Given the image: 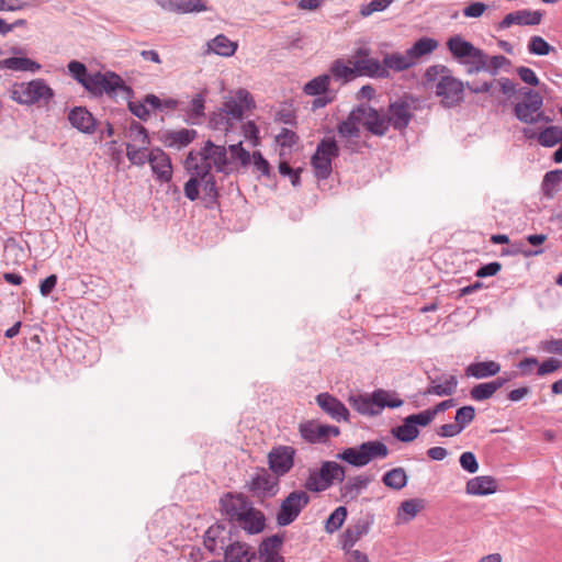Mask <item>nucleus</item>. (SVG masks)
Here are the masks:
<instances>
[{"instance_id": "nucleus-56", "label": "nucleus", "mask_w": 562, "mask_h": 562, "mask_svg": "<svg viewBox=\"0 0 562 562\" xmlns=\"http://www.w3.org/2000/svg\"><path fill=\"white\" fill-rule=\"evenodd\" d=\"M250 487L255 492L271 493L274 487V483L270 480L268 474H257L252 477Z\"/></svg>"}, {"instance_id": "nucleus-23", "label": "nucleus", "mask_w": 562, "mask_h": 562, "mask_svg": "<svg viewBox=\"0 0 562 562\" xmlns=\"http://www.w3.org/2000/svg\"><path fill=\"white\" fill-rule=\"evenodd\" d=\"M351 65H355V70L359 77H370L385 79L390 77L389 71L385 70L383 63L379 59L369 55L364 59L350 60Z\"/></svg>"}, {"instance_id": "nucleus-40", "label": "nucleus", "mask_w": 562, "mask_h": 562, "mask_svg": "<svg viewBox=\"0 0 562 562\" xmlns=\"http://www.w3.org/2000/svg\"><path fill=\"white\" fill-rule=\"evenodd\" d=\"M504 381L497 379L491 382L480 383L473 386L470 391V395L475 401H484L494 395V393L502 387Z\"/></svg>"}, {"instance_id": "nucleus-34", "label": "nucleus", "mask_w": 562, "mask_h": 562, "mask_svg": "<svg viewBox=\"0 0 562 562\" xmlns=\"http://www.w3.org/2000/svg\"><path fill=\"white\" fill-rule=\"evenodd\" d=\"M225 528L222 525H213L211 526L204 535V546L205 548L215 553L218 550L225 549Z\"/></svg>"}, {"instance_id": "nucleus-28", "label": "nucleus", "mask_w": 562, "mask_h": 562, "mask_svg": "<svg viewBox=\"0 0 562 562\" xmlns=\"http://www.w3.org/2000/svg\"><path fill=\"white\" fill-rule=\"evenodd\" d=\"M195 136L196 132L194 130L181 128L179 131L166 132L162 135L161 140L165 146L179 150L192 143Z\"/></svg>"}, {"instance_id": "nucleus-58", "label": "nucleus", "mask_w": 562, "mask_h": 562, "mask_svg": "<svg viewBox=\"0 0 562 562\" xmlns=\"http://www.w3.org/2000/svg\"><path fill=\"white\" fill-rule=\"evenodd\" d=\"M527 25V11L520 10L507 14L498 24V29H508L512 25Z\"/></svg>"}, {"instance_id": "nucleus-5", "label": "nucleus", "mask_w": 562, "mask_h": 562, "mask_svg": "<svg viewBox=\"0 0 562 562\" xmlns=\"http://www.w3.org/2000/svg\"><path fill=\"white\" fill-rule=\"evenodd\" d=\"M387 454L389 448L384 442L371 440L342 450L337 458L352 467L362 468L374 460L385 459Z\"/></svg>"}, {"instance_id": "nucleus-48", "label": "nucleus", "mask_w": 562, "mask_h": 562, "mask_svg": "<svg viewBox=\"0 0 562 562\" xmlns=\"http://www.w3.org/2000/svg\"><path fill=\"white\" fill-rule=\"evenodd\" d=\"M67 67L71 77L87 90L88 81L92 75L88 74L87 67L78 60H71Z\"/></svg>"}, {"instance_id": "nucleus-59", "label": "nucleus", "mask_w": 562, "mask_h": 562, "mask_svg": "<svg viewBox=\"0 0 562 562\" xmlns=\"http://www.w3.org/2000/svg\"><path fill=\"white\" fill-rule=\"evenodd\" d=\"M475 417V408L471 405L460 407L456 413V423L463 430Z\"/></svg>"}, {"instance_id": "nucleus-46", "label": "nucleus", "mask_w": 562, "mask_h": 562, "mask_svg": "<svg viewBox=\"0 0 562 562\" xmlns=\"http://www.w3.org/2000/svg\"><path fill=\"white\" fill-rule=\"evenodd\" d=\"M127 137L131 139L130 144H135L136 146H147L149 144L146 128L137 122L131 123Z\"/></svg>"}, {"instance_id": "nucleus-39", "label": "nucleus", "mask_w": 562, "mask_h": 562, "mask_svg": "<svg viewBox=\"0 0 562 562\" xmlns=\"http://www.w3.org/2000/svg\"><path fill=\"white\" fill-rule=\"evenodd\" d=\"M437 47L438 42L435 38L422 37L407 52L416 65L419 58L430 55Z\"/></svg>"}, {"instance_id": "nucleus-55", "label": "nucleus", "mask_w": 562, "mask_h": 562, "mask_svg": "<svg viewBox=\"0 0 562 562\" xmlns=\"http://www.w3.org/2000/svg\"><path fill=\"white\" fill-rule=\"evenodd\" d=\"M548 93L549 88L546 85H541L537 91L529 90V114L540 110Z\"/></svg>"}, {"instance_id": "nucleus-64", "label": "nucleus", "mask_w": 562, "mask_h": 562, "mask_svg": "<svg viewBox=\"0 0 562 562\" xmlns=\"http://www.w3.org/2000/svg\"><path fill=\"white\" fill-rule=\"evenodd\" d=\"M502 269V265L497 261L482 266L476 272L477 278H487L497 274Z\"/></svg>"}, {"instance_id": "nucleus-45", "label": "nucleus", "mask_w": 562, "mask_h": 562, "mask_svg": "<svg viewBox=\"0 0 562 562\" xmlns=\"http://www.w3.org/2000/svg\"><path fill=\"white\" fill-rule=\"evenodd\" d=\"M126 156L128 160L136 166H144L149 161V151L146 146H136L135 144H126Z\"/></svg>"}, {"instance_id": "nucleus-8", "label": "nucleus", "mask_w": 562, "mask_h": 562, "mask_svg": "<svg viewBox=\"0 0 562 562\" xmlns=\"http://www.w3.org/2000/svg\"><path fill=\"white\" fill-rule=\"evenodd\" d=\"M87 91L94 95H101L103 93L114 95L119 92L127 93L130 88L119 75L106 71L92 74L87 85Z\"/></svg>"}, {"instance_id": "nucleus-29", "label": "nucleus", "mask_w": 562, "mask_h": 562, "mask_svg": "<svg viewBox=\"0 0 562 562\" xmlns=\"http://www.w3.org/2000/svg\"><path fill=\"white\" fill-rule=\"evenodd\" d=\"M224 557L226 562H252L256 553L248 544L234 542L225 548Z\"/></svg>"}, {"instance_id": "nucleus-62", "label": "nucleus", "mask_w": 562, "mask_h": 562, "mask_svg": "<svg viewBox=\"0 0 562 562\" xmlns=\"http://www.w3.org/2000/svg\"><path fill=\"white\" fill-rule=\"evenodd\" d=\"M409 422H413L414 425L417 426H427L429 425L434 418L436 417L432 413V409H426L418 414L409 415Z\"/></svg>"}, {"instance_id": "nucleus-15", "label": "nucleus", "mask_w": 562, "mask_h": 562, "mask_svg": "<svg viewBox=\"0 0 562 562\" xmlns=\"http://www.w3.org/2000/svg\"><path fill=\"white\" fill-rule=\"evenodd\" d=\"M165 12L176 14L200 13L209 10L205 0H154Z\"/></svg>"}, {"instance_id": "nucleus-7", "label": "nucleus", "mask_w": 562, "mask_h": 562, "mask_svg": "<svg viewBox=\"0 0 562 562\" xmlns=\"http://www.w3.org/2000/svg\"><path fill=\"white\" fill-rule=\"evenodd\" d=\"M339 155V146L333 137L323 138L311 158V165L318 179H327L331 173V162Z\"/></svg>"}, {"instance_id": "nucleus-51", "label": "nucleus", "mask_w": 562, "mask_h": 562, "mask_svg": "<svg viewBox=\"0 0 562 562\" xmlns=\"http://www.w3.org/2000/svg\"><path fill=\"white\" fill-rule=\"evenodd\" d=\"M347 517V509L344 506L337 507L327 518L325 529L327 532L333 533L338 530Z\"/></svg>"}, {"instance_id": "nucleus-3", "label": "nucleus", "mask_w": 562, "mask_h": 562, "mask_svg": "<svg viewBox=\"0 0 562 562\" xmlns=\"http://www.w3.org/2000/svg\"><path fill=\"white\" fill-rule=\"evenodd\" d=\"M447 47L452 57L467 68L469 75L488 70L487 55L472 43L465 41L461 35L449 37Z\"/></svg>"}, {"instance_id": "nucleus-44", "label": "nucleus", "mask_w": 562, "mask_h": 562, "mask_svg": "<svg viewBox=\"0 0 562 562\" xmlns=\"http://www.w3.org/2000/svg\"><path fill=\"white\" fill-rule=\"evenodd\" d=\"M418 434V428L414 425L413 422H409V417H406L403 425L393 430V435L403 442L413 441L417 438Z\"/></svg>"}, {"instance_id": "nucleus-10", "label": "nucleus", "mask_w": 562, "mask_h": 562, "mask_svg": "<svg viewBox=\"0 0 562 562\" xmlns=\"http://www.w3.org/2000/svg\"><path fill=\"white\" fill-rule=\"evenodd\" d=\"M498 83L507 101L514 104L515 116L521 122H527V90L518 89L516 83L508 78H501Z\"/></svg>"}, {"instance_id": "nucleus-1", "label": "nucleus", "mask_w": 562, "mask_h": 562, "mask_svg": "<svg viewBox=\"0 0 562 562\" xmlns=\"http://www.w3.org/2000/svg\"><path fill=\"white\" fill-rule=\"evenodd\" d=\"M184 168L190 175L183 187L186 198L195 201L201 189L205 200L215 202L218 198V188L212 168L217 172L227 173V150L224 146L207 140L200 149L189 153Z\"/></svg>"}, {"instance_id": "nucleus-12", "label": "nucleus", "mask_w": 562, "mask_h": 562, "mask_svg": "<svg viewBox=\"0 0 562 562\" xmlns=\"http://www.w3.org/2000/svg\"><path fill=\"white\" fill-rule=\"evenodd\" d=\"M252 105V98L245 89H238L233 95L225 98L221 110L225 112L235 123L243 117L244 111Z\"/></svg>"}, {"instance_id": "nucleus-37", "label": "nucleus", "mask_w": 562, "mask_h": 562, "mask_svg": "<svg viewBox=\"0 0 562 562\" xmlns=\"http://www.w3.org/2000/svg\"><path fill=\"white\" fill-rule=\"evenodd\" d=\"M501 371V366L495 361L475 362L468 366L465 374L476 379L493 376Z\"/></svg>"}, {"instance_id": "nucleus-19", "label": "nucleus", "mask_w": 562, "mask_h": 562, "mask_svg": "<svg viewBox=\"0 0 562 562\" xmlns=\"http://www.w3.org/2000/svg\"><path fill=\"white\" fill-rule=\"evenodd\" d=\"M318 406L336 422H349V411L342 402L329 393H321L316 396Z\"/></svg>"}, {"instance_id": "nucleus-50", "label": "nucleus", "mask_w": 562, "mask_h": 562, "mask_svg": "<svg viewBox=\"0 0 562 562\" xmlns=\"http://www.w3.org/2000/svg\"><path fill=\"white\" fill-rule=\"evenodd\" d=\"M330 486V481L324 477L321 471H313L310 473L305 482V487L312 492H323Z\"/></svg>"}, {"instance_id": "nucleus-57", "label": "nucleus", "mask_w": 562, "mask_h": 562, "mask_svg": "<svg viewBox=\"0 0 562 562\" xmlns=\"http://www.w3.org/2000/svg\"><path fill=\"white\" fill-rule=\"evenodd\" d=\"M394 0H371L369 3L362 4L360 8V14L364 18L373 14L374 12L384 11L389 8Z\"/></svg>"}, {"instance_id": "nucleus-4", "label": "nucleus", "mask_w": 562, "mask_h": 562, "mask_svg": "<svg viewBox=\"0 0 562 562\" xmlns=\"http://www.w3.org/2000/svg\"><path fill=\"white\" fill-rule=\"evenodd\" d=\"M348 402L359 414L368 416L378 415L385 407L396 408L403 405V401L395 393L384 390H376L371 395H350Z\"/></svg>"}, {"instance_id": "nucleus-32", "label": "nucleus", "mask_w": 562, "mask_h": 562, "mask_svg": "<svg viewBox=\"0 0 562 562\" xmlns=\"http://www.w3.org/2000/svg\"><path fill=\"white\" fill-rule=\"evenodd\" d=\"M207 53L223 57L233 56L238 47L236 42L231 41L226 35L218 34L206 43Z\"/></svg>"}, {"instance_id": "nucleus-18", "label": "nucleus", "mask_w": 562, "mask_h": 562, "mask_svg": "<svg viewBox=\"0 0 562 562\" xmlns=\"http://www.w3.org/2000/svg\"><path fill=\"white\" fill-rule=\"evenodd\" d=\"M268 458L270 469L277 475H284L293 467L294 449L288 446H280L272 449Z\"/></svg>"}, {"instance_id": "nucleus-6", "label": "nucleus", "mask_w": 562, "mask_h": 562, "mask_svg": "<svg viewBox=\"0 0 562 562\" xmlns=\"http://www.w3.org/2000/svg\"><path fill=\"white\" fill-rule=\"evenodd\" d=\"M54 95V90L41 78L15 83L11 90L12 100L23 105L47 104Z\"/></svg>"}, {"instance_id": "nucleus-42", "label": "nucleus", "mask_w": 562, "mask_h": 562, "mask_svg": "<svg viewBox=\"0 0 562 562\" xmlns=\"http://www.w3.org/2000/svg\"><path fill=\"white\" fill-rule=\"evenodd\" d=\"M382 482L389 488L400 491L407 484V475L403 468H394L384 473Z\"/></svg>"}, {"instance_id": "nucleus-11", "label": "nucleus", "mask_w": 562, "mask_h": 562, "mask_svg": "<svg viewBox=\"0 0 562 562\" xmlns=\"http://www.w3.org/2000/svg\"><path fill=\"white\" fill-rule=\"evenodd\" d=\"M360 127L361 122L357 109H353L348 117L337 126L339 137L345 142V147L350 151H356L358 148Z\"/></svg>"}, {"instance_id": "nucleus-27", "label": "nucleus", "mask_w": 562, "mask_h": 562, "mask_svg": "<svg viewBox=\"0 0 562 562\" xmlns=\"http://www.w3.org/2000/svg\"><path fill=\"white\" fill-rule=\"evenodd\" d=\"M497 491L496 481L488 475L475 476L467 482L465 492L469 495L485 496Z\"/></svg>"}, {"instance_id": "nucleus-41", "label": "nucleus", "mask_w": 562, "mask_h": 562, "mask_svg": "<svg viewBox=\"0 0 562 562\" xmlns=\"http://www.w3.org/2000/svg\"><path fill=\"white\" fill-rule=\"evenodd\" d=\"M373 524V517L359 519L355 525L349 527L346 531L347 541L351 544L356 543L363 536L368 535Z\"/></svg>"}, {"instance_id": "nucleus-24", "label": "nucleus", "mask_w": 562, "mask_h": 562, "mask_svg": "<svg viewBox=\"0 0 562 562\" xmlns=\"http://www.w3.org/2000/svg\"><path fill=\"white\" fill-rule=\"evenodd\" d=\"M562 139V127L557 125L544 128H529V140L537 142L543 147H554Z\"/></svg>"}, {"instance_id": "nucleus-13", "label": "nucleus", "mask_w": 562, "mask_h": 562, "mask_svg": "<svg viewBox=\"0 0 562 562\" xmlns=\"http://www.w3.org/2000/svg\"><path fill=\"white\" fill-rule=\"evenodd\" d=\"M356 109L360 117L361 126L366 127L373 135H385L387 132V122L384 114L379 113L367 104L359 105Z\"/></svg>"}, {"instance_id": "nucleus-33", "label": "nucleus", "mask_w": 562, "mask_h": 562, "mask_svg": "<svg viewBox=\"0 0 562 562\" xmlns=\"http://www.w3.org/2000/svg\"><path fill=\"white\" fill-rule=\"evenodd\" d=\"M382 63L385 67V70L389 72L390 70L397 72L404 71L415 65L407 50L405 53L386 54L383 57Z\"/></svg>"}, {"instance_id": "nucleus-16", "label": "nucleus", "mask_w": 562, "mask_h": 562, "mask_svg": "<svg viewBox=\"0 0 562 562\" xmlns=\"http://www.w3.org/2000/svg\"><path fill=\"white\" fill-rule=\"evenodd\" d=\"M156 180L166 183L172 179V165L170 157L159 147L149 150V161Z\"/></svg>"}, {"instance_id": "nucleus-22", "label": "nucleus", "mask_w": 562, "mask_h": 562, "mask_svg": "<svg viewBox=\"0 0 562 562\" xmlns=\"http://www.w3.org/2000/svg\"><path fill=\"white\" fill-rule=\"evenodd\" d=\"M372 480L373 476L367 474H359L353 477H349L340 486V499L344 503L356 501L358 496L368 488Z\"/></svg>"}, {"instance_id": "nucleus-31", "label": "nucleus", "mask_w": 562, "mask_h": 562, "mask_svg": "<svg viewBox=\"0 0 562 562\" xmlns=\"http://www.w3.org/2000/svg\"><path fill=\"white\" fill-rule=\"evenodd\" d=\"M0 68L13 71H26L35 74L41 70L42 66L37 61L29 57L13 56L0 60Z\"/></svg>"}, {"instance_id": "nucleus-25", "label": "nucleus", "mask_w": 562, "mask_h": 562, "mask_svg": "<svg viewBox=\"0 0 562 562\" xmlns=\"http://www.w3.org/2000/svg\"><path fill=\"white\" fill-rule=\"evenodd\" d=\"M68 120L70 124L81 133L92 134L95 131L97 122L86 108H74L68 114Z\"/></svg>"}, {"instance_id": "nucleus-63", "label": "nucleus", "mask_w": 562, "mask_h": 562, "mask_svg": "<svg viewBox=\"0 0 562 562\" xmlns=\"http://www.w3.org/2000/svg\"><path fill=\"white\" fill-rule=\"evenodd\" d=\"M252 164L260 175L262 176H269L270 175V165L269 162L262 157L260 151H254L252 153Z\"/></svg>"}, {"instance_id": "nucleus-30", "label": "nucleus", "mask_w": 562, "mask_h": 562, "mask_svg": "<svg viewBox=\"0 0 562 562\" xmlns=\"http://www.w3.org/2000/svg\"><path fill=\"white\" fill-rule=\"evenodd\" d=\"M425 508V501L422 498H411L401 503L397 508L396 524H407L413 520L419 512Z\"/></svg>"}, {"instance_id": "nucleus-2", "label": "nucleus", "mask_w": 562, "mask_h": 562, "mask_svg": "<svg viewBox=\"0 0 562 562\" xmlns=\"http://www.w3.org/2000/svg\"><path fill=\"white\" fill-rule=\"evenodd\" d=\"M424 85L434 90L445 108L459 105L464 99V83L445 65H432L424 75Z\"/></svg>"}, {"instance_id": "nucleus-38", "label": "nucleus", "mask_w": 562, "mask_h": 562, "mask_svg": "<svg viewBox=\"0 0 562 562\" xmlns=\"http://www.w3.org/2000/svg\"><path fill=\"white\" fill-rule=\"evenodd\" d=\"M187 115V121L196 124L204 116V99L201 94L194 95L189 102L180 108Z\"/></svg>"}, {"instance_id": "nucleus-35", "label": "nucleus", "mask_w": 562, "mask_h": 562, "mask_svg": "<svg viewBox=\"0 0 562 562\" xmlns=\"http://www.w3.org/2000/svg\"><path fill=\"white\" fill-rule=\"evenodd\" d=\"M542 191L548 198L558 196L562 199V169L546 173L542 181Z\"/></svg>"}, {"instance_id": "nucleus-17", "label": "nucleus", "mask_w": 562, "mask_h": 562, "mask_svg": "<svg viewBox=\"0 0 562 562\" xmlns=\"http://www.w3.org/2000/svg\"><path fill=\"white\" fill-rule=\"evenodd\" d=\"M221 508L231 521L237 522L238 519L250 507L251 503L243 495L226 494L221 498Z\"/></svg>"}, {"instance_id": "nucleus-14", "label": "nucleus", "mask_w": 562, "mask_h": 562, "mask_svg": "<svg viewBox=\"0 0 562 562\" xmlns=\"http://www.w3.org/2000/svg\"><path fill=\"white\" fill-rule=\"evenodd\" d=\"M300 434L303 439L308 442H324L328 437H337L339 429L336 426L323 425L316 420H308L302 423L299 427Z\"/></svg>"}, {"instance_id": "nucleus-20", "label": "nucleus", "mask_w": 562, "mask_h": 562, "mask_svg": "<svg viewBox=\"0 0 562 562\" xmlns=\"http://www.w3.org/2000/svg\"><path fill=\"white\" fill-rule=\"evenodd\" d=\"M429 379L428 387L422 393V396L436 395V396H450L454 394L458 387V379L453 374H442L441 376Z\"/></svg>"}, {"instance_id": "nucleus-49", "label": "nucleus", "mask_w": 562, "mask_h": 562, "mask_svg": "<svg viewBox=\"0 0 562 562\" xmlns=\"http://www.w3.org/2000/svg\"><path fill=\"white\" fill-rule=\"evenodd\" d=\"M235 122L221 109L213 112L210 117V126L217 131L227 132L233 128Z\"/></svg>"}, {"instance_id": "nucleus-9", "label": "nucleus", "mask_w": 562, "mask_h": 562, "mask_svg": "<svg viewBox=\"0 0 562 562\" xmlns=\"http://www.w3.org/2000/svg\"><path fill=\"white\" fill-rule=\"evenodd\" d=\"M310 503V496L304 491L291 492L281 503L277 514V522L279 526H288L293 522L303 508Z\"/></svg>"}, {"instance_id": "nucleus-60", "label": "nucleus", "mask_w": 562, "mask_h": 562, "mask_svg": "<svg viewBox=\"0 0 562 562\" xmlns=\"http://www.w3.org/2000/svg\"><path fill=\"white\" fill-rule=\"evenodd\" d=\"M461 468L469 473H476L479 470V463L473 452L465 451L460 456Z\"/></svg>"}, {"instance_id": "nucleus-52", "label": "nucleus", "mask_w": 562, "mask_h": 562, "mask_svg": "<svg viewBox=\"0 0 562 562\" xmlns=\"http://www.w3.org/2000/svg\"><path fill=\"white\" fill-rule=\"evenodd\" d=\"M282 544V538L278 535L265 539L259 547V555L267 557L279 554V549Z\"/></svg>"}, {"instance_id": "nucleus-61", "label": "nucleus", "mask_w": 562, "mask_h": 562, "mask_svg": "<svg viewBox=\"0 0 562 562\" xmlns=\"http://www.w3.org/2000/svg\"><path fill=\"white\" fill-rule=\"evenodd\" d=\"M229 151L232 156L238 159L243 166H247L252 160V155H250L249 151L241 146V142L231 145Z\"/></svg>"}, {"instance_id": "nucleus-26", "label": "nucleus", "mask_w": 562, "mask_h": 562, "mask_svg": "<svg viewBox=\"0 0 562 562\" xmlns=\"http://www.w3.org/2000/svg\"><path fill=\"white\" fill-rule=\"evenodd\" d=\"M236 524L248 533L255 535L265 529L266 518L259 509L251 506Z\"/></svg>"}, {"instance_id": "nucleus-21", "label": "nucleus", "mask_w": 562, "mask_h": 562, "mask_svg": "<svg viewBox=\"0 0 562 562\" xmlns=\"http://www.w3.org/2000/svg\"><path fill=\"white\" fill-rule=\"evenodd\" d=\"M385 117L387 128L393 126L395 130L402 131L407 127L412 120L411 105L404 101L391 103Z\"/></svg>"}, {"instance_id": "nucleus-43", "label": "nucleus", "mask_w": 562, "mask_h": 562, "mask_svg": "<svg viewBox=\"0 0 562 562\" xmlns=\"http://www.w3.org/2000/svg\"><path fill=\"white\" fill-rule=\"evenodd\" d=\"M330 82V76L319 75L305 83L303 91L307 95H322L327 92Z\"/></svg>"}, {"instance_id": "nucleus-54", "label": "nucleus", "mask_w": 562, "mask_h": 562, "mask_svg": "<svg viewBox=\"0 0 562 562\" xmlns=\"http://www.w3.org/2000/svg\"><path fill=\"white\" fill-rule=\"evenodd\" d=\"M551 52H555V48L541 36H532L529 40V53L538 56H546Z\"/></svg>"}, {"instance_id": "nucleus-47", "label": "nucleus", "mask_w": 562, "mask_h": 562, "mask_svg": "<svg viewBox=\"0 0 562 562\" xmlns=\"http://www.w3.org/2000/svg\"><path fill=\"white\" fill-rule=\"evenodd\" d=\"M319 471L325 479L330 481V485L334 483V481H342L345 477L344 468L340 464L333 461L324 462Z\"/></svg>"}, {"instance_id": "nucleus-53", "label": "nucleus", "mask_w": 562, "mask_h": 562, "mask_svg": "<svg viewBox=\"0 0 562 562\" xmlns=\"http://www.w3.org/2000/svg\"><path fill=\"white\" fill-rule=\"evenodd\" d=\"M297 142V136L294 132L282 128V131L277 135V143L281 147L280 157H285L288 153L286 148H291Z\"/></svg>"}, {"instance_id": "nucleus-36", "label": "nucleus", "mask_w": 562, "mask_h": 562, "mask_svg": "<svg viewBox=\"0 0 562 562\" xmlns=\"http://www.w3.org/2000/svg\"><path fill=\"white\" fill-rule=\"evenodd\" d=\"M329 72L335 80L341 81L344 83L355 79L358 76V72L355 70V65L350 66V60L347 63L344 59H336L333 61L329 68Z\"/></svg>"}]
</instances>
